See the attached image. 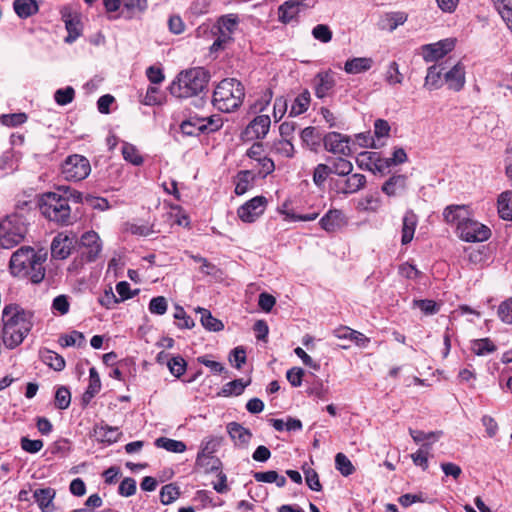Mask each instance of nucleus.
<instances>
[{"label": "nucleus", "instance_id": "f257e3e1", "mask_svg": "<svg viewBox=\"0 0 512 512\" xmlns=\"http://www.w3.org/2000/svg\"><path fill=\"white\" fill-rule=\"evenodd\" d=\"M33 313L17 304L6 305L2 310L1 338L7 349L18 347L33 327Z\"/></svg>", "mask_w": 512, "mask_h": 512}, {"label": "nucleus", "instance_id": "f03ea898", "mask_svg": "<svg viewBox=\"0 0 512 512\" xmlns=\"http://www.w3.org/2000/svg\"><path fill=\"white\" fill-rule=\"evenodd\" d=\"M47 260V252L35 251L30 246H22L11 256L9 268L12 275L28 278L34 284L43 281L45 277L44 263Z\"/></svg>", "mask_w": 512, "mask_h": 512}, {"label": "nucleus", "instance_id": "7ed1b4c3", "mask_svg": "<svg viewBox=\"0 0 512 512\" xmlns=\"http://www.w3.org/2000/svg\"><path fill=\"white\" fill-rule=\"evenodd\" d=\"M209 79L210 74L203 67L191 68L180 72L169 90L177 98L197 96L207 88Z\"/></svg>", "mask_w": 512, "mask_h": 512}, {"label": "nucleus", "instance_id": "20e7f679", "mask_svg": "<svg viewBox=\"0 0 512 512\" xmlns=\"http://www.w3.org/2000/svg\"><path fill=\"white\" fill-rule=\"evenodd\" d=\"M245 97V89L235 78H226L218 83L213 92L212 104L222 112L237 110Z\"/></svg>", "mask_w": 512, "mask_h": 512}, {"label": "nucleus", "instance_id": "39448f33", "mask_svg": "<svg viewBox=\"0 0 512 512\" xmlns=\"http://www.w3.org/2000/svg\"><path fill=\"white\" fill-rule=\"evenodd\" d=\"M42 215L59 225L72 224L71 208L68 199L57 192H48L40 200Z\"/></svg>", "mask_w": 512, "mask_h": 512}, {"label": "nucleus", "instance_id": "423d86ee", "mask_svg": "<svg viewBox=\"0 0 512 512\" xmlns=\"http://www.w3.org/2000/svg\"><path fill=\"white\" fill-rule=\"evenodd\" d=\"M27 233L22 216L10 215L0 222V247L11 249L20 244Z\"/></svg>", "mask_w": 512, "mask_h": 512}, {"label": "nucleus", "instance_id": "0eeeda50", "mask_svg": "<svg viewBox=\"0 0 512 512\" xmlns=\"http://www.w3.org/2000/svg\"><path fill=\"white\" fill-rule=\"evenodd\" d=\"M61 171L66 180L78 182L88 177L91 165L85 156L73 154L64 160Z\"/></svg>", "mask_w": 512, "mask_h": 512}, {"label": "nucleus", "instance_id": "6e6552de", "mask_svg": "<svg viewBox=\"0 0 512 512\" xmlns=\"http://www.w3.org/2000/svg\"><path fill=\"white\" fill-rule=\"evenodd\" d=\"M460 238L466 242H483L489 239L490 229L484 224L470 217L459 224Z\"/></svg>", "mask_w": 512, "mask_h": 512}, {"label": "nucleus", "instance_id": "1a4fd4ad", "mask_svg": "<svg viewBox=\"0 0 512 512\" xmlns=\"http://www.w3.org/2000/svg\"><path fill=\"white\" fill-rule=\"evenodd\" d=\"M366 185V176L360 173L349 174L345 179H331V190L336 194H353Z\"/></svg>", "mask_w": 512, "mask_h": 512}, {"label": "nucleus", "instance_id": "9d476101", "mask_svg": "<svg viewBox=\"0 0 512 512\" xmlns=\"http://www.w3.org/2000/svg\"><path fill=\"white\" fill-rule=\"evenodd\" d=\"M267 200L263 196H256L239 207L238 217L246 223L254 222L265 210Z\"/></svg>", "mask_w": 512, "mask_h": 512}, {"label": "nucleus", "instance_id": "9b49d317", "mask_svg": "<svg viewBox=\"0 0 512 512\" xmlns=\"http://www.w3.org/2000/svg\"><path fill=\"white\" fill-rule=\"evenodd\" d=\"M77 240L75 236L58 233L51 243V256L54 259L64 260L68 258Z\"/></svg>", "mask_w": 512, "mask_h": 512}, {"label": "nucleus", "instance_id": "f8f14e48", "mask_svg": "<svg viewBox=\"0 0 512 512\" xmlns=\"http://www.w3.org/2000/svg\"><path fill=\"white\" fill-rule=\"evenodd\" d=\"M350 138L338 132H329L323 137L324 148L331 153L348 156Z\"/></svg>", "mask_w": 512, "mask_h": 512}, {"label": "nucleus", "instance_id": "ddd939ff", "mask_svg": "<svg viewBox=\"0 0 512 512\" xmlns=\"http://www.w3.org/2000/svg\"><path fill=\"white\" fill-rule=\"evenodd\" d=\"M455 46L453 39H444L437 43L428 44L423 47V57L426 62L436 61L452 51Z\"/></svg>", "mask_w": 512, "mask_h": 512}, {"label": "nucleus", "instance_id": "4468645a", "mask_svg": "<svg viewBox=\"0 0 512 512\" xmlns=\"http://www.w3.org/2000/svg\"><path fill=\"white\" fill-rule=\"evenodd\" d=\"M83 247L82 254L89 262L95 261L102 250V244L99 235L94 231H88L81 237Z\"/></svg>", "mask_w": 512, "mask_h": 512}, {"label": "nucleus", "instance_id": "2eb2a0df", "mask_svg": "<svg viewBox=\"0 0 512 512\" xmlns=\"http://www.w3.org/2000/svg\"><path fill=\"white\" fill-rule=\"evenodd\" d=\"M309 5L305 4L304 1L288 0L285 1L278 8V19L284 24H288L294 20H297L298 14L301 8H307Z\"/></svg>", "mask_w": 512, "mask_h": 512}, {"label": "nucleus", "instance_id": "dca6fc26", "mask_svg": "<svg viewBox=\"0 0 512 512\" xmlns=\"http://www.w3.org/2000/svg\"><path fill=\"white\" fill-rule=\"evenodd\" d=\"M62 20L64 21L65 28L68 32L65 42L72 43L81 35L82 24L80 18L77 14H73L68 9H64L62 11Z\"/></svg>", "mask_w": 512, "mask_h": 512}, {"label": "nucleus", "instance_id": "f3484780", "mask_svg": "<svg viewBox=\"0 0 512 512\" xmlns=\"http://www.w3.org/2000/svg\"><path fill=\"white\" fill-rule=\"evenodd\" d=\"M408 177L404 174H395L391 176L382 185V192L389 197H395L403 194L407 190Z\"/></svg>", "mask_w": 512, "mask_h": 512}, {"label": "nucleus", "instance_id": "a211bd4d", "mask_svg": "<svg viewBox=\"0 0 512 512\" xmlns=\"http://www.w3.org/2000/svg\"><path fill=\"white\" fill-rule=\"evenodd\" d=\"M322 229L335 232L346 225V219L341 210L330 209L319 221Z\"/></svg>", "mask_w": 512, "mask_h": 512}, {"label": "nucleus", "instance_id": "6ab92c4d", "mask_svg": "<svg viewBox=\"0 0 512 512\" xmlns=\"http://www.w3.org/2000/svg\"><path fill=\"white\" fill-rule=\"evenodd\" d=\"M227 432L234 441L235 446L246 448L252 438V432L237 422L227 424Z\"/></svg>", "mask_w": 512, "mask_h": 512}, {"label": "nucleus", "instance_id": "aec40b11", "mask_svg": "<svg viewBox=\"0 0 512 512\" xmlns=\"http://www.w3.org/2000/svg\"><path fill=\"white\" fill-rule=\"evenodd\" d=\"M120 436L121 432L117 427L108 426L103 423L95 425L93 429V437L101 443L113 444L117 442Z\"/></svg>", "mask_w": 512, "mask_h": 512}, {"label": "nucleus", "instance_id": "412c9836", "mask_svg": "<svg viewBox=\"0 0 512 512\" xmlns=\"http://www.w3.org/2000/svg\"><path fill=\"white\" fill-rule=\"evenodd\" d=\"M444 78L449 89L456 92L460 91L465 85L464 66L460 62L457 63L448 72L445 73Z\"/></svg>", "mask_w": 512, "mask_h": 512}, {"label": "nucleus", "instance_id": "4be33fe9", "mask_svg": "<svg viewBox=\"0 0 512 512\" xmlns=\"http://www.w3.org/2000/svg\"><path fill=\"white\" fill-rule=\"evenodd\" d=\"M417 223L418 217L414 211L407 210L402 219L401 243L403 245H407L413 240Z\"/></svg>", "mask_w": 512, "mask_h": 512}, {"label": "nucleus", "instance_id": "5701e85b", "mask_svg": "<svg viewBox=\"0 0 512 512\" xmlns=\"http://www.w3.org/2000/svg\"><path fill=\"white\" fill-rule=\"evenodd\" d=\"M443 218L448 224H456L459 230V224L469 218V211L465 205H449L443 211Z\"/></svg>", "mask_w": 512, "mask_h": 512}, {"label": "nucleus", "instance_id": "b1692460", "mask_svg": "<svg viewBox=\"0 0 512 512\" xmlns=\"http://www.w3.org/2000/svg\"><path fill=\"white\" fill-rule=\"evenodd\" d=\"M270 124L271 120L268 115H259L250 122L246 128V134L252 135L257 139H262L268 133Z\"/></svg>", "mask_w": 512, "mask_h": 512}, {"label": "nucleus", "instance_id": "393cba45", "mask_svg": "<svg viewBox=\"0 0 512 512\" xmlns=\"http://www.w3.org/2000/svg\"><path fill=\"white\" fill-rule=\"evenodd\" d=\"M55 494L53 488H40L33 492V498L42 512H52L54 510L53 499Z\"/></svg>", "mask_w": 512, "mask_h": 512}, {"label": "nucleus", "instance_id": "a878e982", "mask_svg": "<svg viewBox=\"0 0 512 512\" xmlns=\"http://www.w3.org/2000/svg\"><path fill=\"white\" fill-rule=\"evenodd\" d=\"M335 80L330 72H320L315 77V95L324 98L334 87Z\"/></svg>", "mask_w": 512, "mask_h": 512}, {"label": "nucleus", "instance_id": "bb28decb", "mask_svg": "<svg viewBox=\"0 0 512 512\" xmlns=\"http://www.w3.org/2000/svg\"><path fill=\"white\" fill-rule=\"evenodd\" d=\"M373 65V59L369 57H355L345 62L344 70L348 74H359L368 71Z\"/></svg>", "mask_w": 512, "mask_h": 512}, {"label": "nucleus", "instance_id": "cd10ccee", "mask_svg": "<svg viewBox=\"0 0 512 512\" xmlns=\"http://www.w3.org/2000/svg\"><path fill=\"white\" fill-rule=\"evenodd\" d=\"M256 174L251 170H242L238 172L235 180V193L243 195L253 187Z\"/></svg>", "mask_w": 512, "mask_h": 512}, {"label": "nucleus", "instance_id": "c85d7f7f", "mask_svg": "<svg viewBox=\"0 0 512 512\" xmlns=\"http://www.w3.org/2000/svg\"><path fill=\"white\" fill-rule=\"evenodd\" d=\"M13 8L18 17L26 19L39 10V6L36 0H15Z\"/></svg>", "mask_w": 512, "mask_h": 512}, {"label": "nucleus", "instance_id": "c756f323", "mask_svg": "<svg viewBox=\"0 0 512 512\" xmlns=\"http://www.w3.org/2000/svg\"><path fill=\"white\" fill-rule=\"evenodd\" d=\"M498 213L503 220H512V191L502 192L498 197Z\"/></svg>", "mask_w": 512, "mask_h": 512}, {"label": "nucleus", "instance_id": "7c9ffc66", "mask_svg": "<svg viewBox=\"0 0 512 512\" xmlns=\"http://www.w3.org/2000/svg\"><path fill=\"white\" fill-rule=\"evenodd\" d=\"M203 127V119L198 116H191L180 125L181 132L187 136L200 135L203 133Z\"/></svg>", "mask_w": 512, "mask_h": 512}, {"label": "nucleus", "instance_id": "2f4dec72", "mask_svg": "<svg viewBox=\"0 0 512 512\" xmlns=\"http://www.w3.org/2000/svg\"><path fill=\"white\" fill-rule=\"evenodd\" d=\"M310 93L308 90H304L300 93L292 102L289 116L296 117L307 111L310 105Z\"/></svg>", "mask_w": 512, "mask_h": 512}, {"label": "nucleus", "instance_id": "473e14b6", "mask_svg": "<svg viewBox=\"0 0 512 512\" xmlns=\"http://www.w3.org/2000/svg\"><path fill=\"white\" fill-rule=\"evenodd\" d=\"M197 312L201 314L200 322L205 329L213 332H218L224 328L222 321L213 317L209 310L204 308H198Z\"/></svg>", "mask_w": 512, "mask_h": 512}, {"label": "nucleus", "instance_id": "72a5a7b5", "mask_svg": "<svg viewBox=\"0 0 512 512\" xmlns=\"http://www.w3.org/2000/svg\"><path fill=\"white\" fill-rule=\"evenodd\" d=\"M40 357L45 364L55 371H62L65 368V359L51 350L41 351Z\"/></svg>", "mask_w": 512, "mask_h": 512}, {"label": "nucleus", "instance_id": "f704fd0d", "mask_svg": "<svg viewBox=\"0 0 512 512\" xmlns=\"http://www.w3.org/2000/svg\"><path fill=\"white\" fill-rule=\"evenodd\" d=\"M123 12L126 11V18L131 19L137 14L143 13L147 7V0H122Z\"/></svg>", "mask_w": 512, "mask_h": 512}, {"label": "nucleus", "instance_id": "c9c22d12", "mask_svg": "<svg viewBox=\"0 0 512 512\" xmlns=\"http://www.w3.org/2000/svg\"><path fill=\"white\" fill-rule=\"evenodd\" d=\"M300 137L302 142L307 145L310 150L317 151L318 147L320 146L321 137L317 133L315 127L309 126L304 128L301 131Z\"/></svg>", "mask_w": 512, "mask_h": 512}, {"label": "nucleus", "instance_id": "e433bc0d", "mask_svg": "<svg viewBox=\"0 0 512 512\" xmlns=\"http://www.w3.org/2000/svg\"><path fill=\"white\" fill-rule=\"evenodd\" d=\"M221 461L212 455L202 456L197 455L196 466L203 469L205 473L218 471L221 468Z\"/></svg>", "mask_w": 512, "mask_h": 512}, {"label": "nucleus", "instance_id": "4c0bfd02", "mask_svg": "<svg viewBox=\"0 0 512 512\" xmlns=\"http://www.w3.org/2000/svg\"><path fill=\"white\" fill-rule=\"evenodd\" d=\"M155 446L174 453H183L186 450L184 442L166 437L157 438L155 440Z\"/></svg>", "mask_w": 512, "mask_h": 512}, {"label": "nucleus", "instance_id": "58836bf2", "mask_svg": "<svg viewBox=\"0 0 512 512\" xmlns=\"http://www.w3.org/2000/svg\"><path fill=\"white\" fill-rule=\"evenodd\" d=\"M407 161V154L403 148H397L394 150L392 157L386 158L383 160H379V163L376 164V167L379 171L383 168H388L391 165L402 164Z\"/></svg>", "mask_w": 512, "mask_h": 512}, {"label": "nucleus", "instance_id": "ea45409f", "mask_svg": "<svg viewBox=\"0 0 512 512\" xmlns=\"http://www.w3.org/2000/svg\"><path fill=\"white\" fill-rule=\"evenodd\" d=\"M471 349L478 356H485L496 350V346L489 338L476 339L472 341Z\"/></svg>", "mask_w": 512, "mask_h": 512}, {"label": "nucleus", "instance_id": "a19ab883", "mask_svg": "<svg viewBox=\"0 0 512 512\" xmlns=\"http://www.w3.org/2000/svg\"><path fill=\"white\" fill-rule=\"evenodd\" d=\"M441 76L442 72L436 65L429 67L425 77L424 87L430 91L440 88Z\"/></svg>", "mask_w": 512, "mask_h": 512}, {"label": "nucleus", "instance_id": "79ce46f5", "mask_svg": "<svg viewBox=\"0 0 512 512\" xmlns=\"http://www.w3.org/2000/svg\"><path fill=\"white\" fill-rule=\"evenodd\" d=\"M59 344L62 347H70V346H82L85 342V337L82 332L72 331L69 334H64L59 337Z\"/></svg>", "mask_w": 512, "mask_h": 512}, {"label": "nucleus", "instance_id": "37998d69", "mask_svg": "<svg viewBox=\"0 0 512 512\" xmlns=\"http://www.w3.org/2000/svg\"><path fill=\"white\" fill-rule=\"evenodd\" d=\"M101 389V381L96 368L92 367L89 370V385L84 393V398H93Z\"/></svg>", "mask_w": 512, "mask_h": 512}, {"label": "nucleus", "instance_id": "c03bdc74", "mask_svg": "<svg viewBox=\"0 0 512 512\" xmlns=\"http://www.w3.org/2000/svg\"><path fill=\"white\" fill-rule=\"evenodd\" d=\"M330 170L333 174L345 177L352 173L353 164L349 160L339 157L333 161Z\"/></svg>", "mask_w": 512, "mask_h": 512}, {"label": "nucleus", "instance_id": "a18cd8bd", "mask_svg": "<svg viewBox=\"0 0 512 512\" xmlns=\"http://www.w3.org/2000/svg\"><path fill=\"white\" fill-rule=\"evenodd\" d=\"M122 155L126 161L130 162L133 165L139 166L143 163V158L139 154L138 149L130 143L125 142L123 144Z\"/></svg>", "mask_w": 512, "mask_h": 512}, {"label": "nucleus", "instance_id": "49530a36", "mask_svg": "<svg viewBox=\"0 0 512 512\" xmlns=\"http://www.w3.org/2000/svg\"><path fill=\"white\" fill-rule=\"evenodd\" d=\"M335 467L345 477L351 475L355 471V467L349 458L343 453H337L335 456Z\"/></svg>", "mask_w": 512, "mask_h": 512}, {"label": "nucleus", "instance_id": "de8ad7c7", "mask_svg": "<svg viewBox=\"0 0 512 512\" xmlns=\"http://www.w3.org/2000/svg\"><path fill=\"white\" fill-rule=\"evenodd\" d=\"M272 151L281 156L292 158L294 156V146L288 139H280L273 143Z\"/></svg>", "mask_w": 512, "mask_h": 512}, {"label": "nucleus", "instance_id": "09e8293b", "mask_svg": "<svg viewBox=\"0 0 512 512\" xmlns=\"http://www.w3.org/2000/svg\"><path fill=\"white\" fill-rule=\"evenodd\" d=\"M431 449L430 443H424L422 447L411 455L413 463L420 466L423 470L428 468V454Z\"/></svg>", "mask_w": 512, "mask_h": 512}, {"label": "nucleus", "instance_id": "8fccbe9b", "mask_svg": "<svg viewBox=\"0 0 512 512\" xmlns=\"http://www.w3.org/2000/svg\"><path fill=\"white\" fill-rule=\"evenodd\" d=\"M495 7L512 31V6L510 0H495Z\"/></svg>", "mask_w": 512, "mask_h": 512}, {"label": "nucleus", "instance_id": "3c124183", "mask_svg": "<svg viewBox=\"0 0 512 512\" xmlns=\"http://www.w3.org/2000/svg\"><path fill=\"white\" fill-rule=\"evenodd\" d=\"M180 495L179 489L174 484H167L161 488L160 501L163 505H169Z\"/></svg>", "mask_w": 512, "mask_h": 512}, {"label": "nucleus", "instance_id": "603ef678", "mask_svg": "<svg viewBox=\"0 0 512 512\" xmlns=\"http://www.w3.org/2000/svg\"><path fill=\"white\" fill-rule=\"evenodd\" d=\"M403 74L399 71L397 62L392 61L385 72V81L389 85L401 84L403 82Z\"/></svg>", "mask_w": 512, "mask_h": 512}, {"label": "nucleus", "instance_id": "864d4df0", "mask_svg": "<svg viewBox=\"0 0 512 512\" xmlns=\"http://www.w3.org/2000/svg\"><path fill=\"white\" fill-rule=\"evenodd\" d=\"M248 385V383L243 382L242 379H235L233 381H230L226 383L221 391V394L224 396H231V395H240L243 393L245 387Z\"/></svg>", "mask_w": 512, "mask_h": 512}, {"label": "nucleus", "instance_id": "5fc2aeb1", "mask_svg": "<svg viewBox=\"0 0 512 512\" xmlns=\"http://www.w3.org/2000/svg\"><path fill=\"white\" fill-rule=\"evenodd\" d=\"M167 366L172 375L176 378H180L186 371L187 363L181 356L172 357Z\"/></svg>", "mask_w": 512, "mask_h": 512}, {"label": "nucleus", "instance_id": "6e6d98bb", "mask_svg": "<svg viewBox=\"0 0 512 512\" xmlns=\"http://www.w3.org/2000/svg\"><path fill=\"white\" fill-rule=\"evenodd\" d=\"M330 166L326 164H318L314 168L313 172V182L314 184L321 188L323 187L325 181L327 180L329 174H331Z\"/></svg>", "mask_w": 512, "mask_h": 512}, {"label": "nucleus", "instance_id": "4d7b16f0", "mask_svg": "<svg viewBox=\"0 0 512 512\" xmlns=\"http://www.w3.org/2000/svg\"><path fill=\"white\" fill-rule=\"evenodd\" d=\"M28 117L25 113L3 114L0 116V122L8 127H16L24 124Z\"/></svg>", "mask_w": 512, "mask_h": 512}, {"label": "nucleus", "instance_id": "13d9d810", "mask_svg": "<svg viewBox=\"0 0 512 512\" xmlns=\"http://www.w3.org/2000/svg\"><path fill=\"white\" fill-rule=\"evenodd\" d=\"M71 402V394L68 388L61 386L55 394V405L58 409H67Z\"/></svg>", "mask_w": 512, "mask_h": 512}, {"label": "nucleus", "instance_id": "bf43d9fd", "mask_svg": "<svg viewBox=\"0 0 512 512\" xmlns=\"http://www.w3.org/2000/svg\"><path fill=\"white\" fill-rule=\"evenodd\" d=\"M75 91L71 86L56 90L54 99L58 105L64 106L71 103L74 99Z\"/></svg>", "mask_w": 512, "mask_h": 512}, {"label": "nucleus", "instance_id": "052dcab7", "mask_svg": "<svg viewBox=\"0 0 512 512\" xmlns=\"http://www.w3.org/2000/svg\"><path fill=\"white\" fill-rule=\"evenodd\" d=\"M313 37L322 42L328 43L332 40V31L326 24H318L312 29Z\"/></svg>", "mask_w": 512, "mask_h": 512}, {"label": "nucleus", "instance_id": "680f3d73", "mask_svg": "<svg viewBox=\"0 0 512 512\" xmlns=\"http://www.w3.org/2000/svg\"><path fill=\"white\" fill-rule=\"evenodd\" d=\"M497 313L502 322L512 325V297L499 305Z\"/></svg>", "mask_w": 512, "mask_h": 512}, {"label": "nucleus", "instance_id": "e2e57ef3", "mask_svg": "<svg viewBox=\"0 0 512 512\" xmlns=\"http://www.w3.org/2000/svg\"><path fill=\"white\" fill-rule=\"evenodd\" d=\"M413 305L418 307L425 315H433L439 311V305L430 299L414 300Z\"/></svg>", "mask_w": 512, "mask_h": 512}, {"label": "nucleus", "instance_id": "0e129e2a", "mask_svg": "<svg viewBox=\"0 0 512 512\" xmlns=\"http://www.w3.org/2000/svg\"><path fill=\"white\" fill-rule=\"evenodd\" d=\"M254 167H259L257 175L262 178H265L275 170L274 161L267 156H264L259 161H257Z\"/></svg>", "mask_w": 512, "mask_h": 512}, {"label": "nucleus", "instance_id": "69168bd1", "mask_svg": "<svg viewBox=\"0 0 512 512\" xmlns=\"http://www.w3.org/2000/svg\"><path fill=\"white\" fill-rule=\"evenodd\" d=\"M203 119V133H211L219 130L222 125L223 121L221 117L217 115L209 116V117H201Z\"/></svg>", "mask_w": 512, "mask_h": 512}, {"label": "nucleus", "instance_id": "338daca9", "mask_svg": "<svg viewBox=\"0 0 512 512\" xmlns=\"http://www.w3.org/2000/svg\"><path fill=\"white\" fill-rule=\"evenodd\" d=\"M167 307V301L163 296L154 297L149 303V311L152 314L163 315L166 313Z\"/></svg>", "mask_w": 512, "mask_h": 512}, {"label": "nucleus", "instance_id": "774afa93", "mask_svg": "<svg viewBox=\"0 0 512 512\" xmlns=\"http://www.w3.org/2000/svg\"><path fill=\"white\" fill-rule=\"evenodd\" d=\"M70 303L66 295H59L54 298L52 302V310L58 312L60 315H65L69 312Z\"/></svg>", "mask_w": 512, "mask_h": 512}]
</instances>
